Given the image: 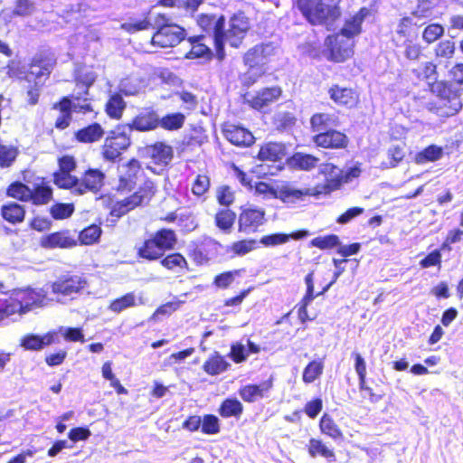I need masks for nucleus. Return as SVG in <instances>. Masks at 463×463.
<instances>
[{"label":"nucleus","instance_id":"obj_18","mask_svg":"<svg viewBox=\"0 0 463 463\" xmlns=\"http://www.w3.org/2000/svg\"><path fill=\"white\" fill-rule=\"evenodd\" d=\"M272 387L270 381L263 382L260 384H246L240 388L239 395L245 402H256L265 397Z\"/></svg>","mask_w":463,"mask_h":463},{"label":"nucleus","instance_id":"obj_62","mask_svg":"<svg viewBox=\"0 0 463 463\" xmlns=\"http://www.w3.org/2000/svg\"><path fill=\"white\" fill-rule=\"evenodd\" d=\"M443 33L444 28L441 25L432 24L424 29L422 38L426 43H431L438 40Z\"/></svg>","mask_w":463,"mask_h":463},{"label":"nucleus","instance_id":"obj_3","mask_svg":"<svg viewBox=\"0 0 463 463\" xmlns=\"http://www.w3.org/2000/svg\"><path fill=\"white\" fill-rule=\"evenodd\" d=\"M340 2L341 0H298V5L311 24H323L340 15Z\"/></svg>","mask_w":463,"mask_h":463},{"label":"nucleus","instance_id":"obj_55","mask_svg":"<svg viewBox=\"0 0 463 463\" xmlns=\"http://www.w3.org/2000/svg\"><path fill=\"white\" fill-rule=\"evenodd\" d=\"M362 174L360 163H354L345 169H341V185L350 184L357 179Z\"/></svg>","mask_w":463,"mask_h":463},{"label":"nucleus","instance_id":"obj_50","mask_svg":"<svg viewBox=\"0 0 463 463\" xmlns=\"http://www.w3.org/2000/svg\"><path fill=\"white\" fill-rule=\"evenodd\" d=\"M7 194L10 197L25 202L30 201V197L33 196L32 189L20 182L10 184L7 189Z\"/></svg>","mask_w":463,"mask_h":463},{"label":"nucleus","instance_id":"obj_9","mask_svg":"<svg viewBox=\"0 0 463 463\" xmlns=\"http://www.w3.org/2000/svg\"><path fill=\"white\" fill-rule=\"evenodd\" d=\"M86 280L80 276L61 278L51 286L56 301L63 302L65 298H72L86 287Z\"/></svg>","mask_w":463,"mask_h":463},{"label":"nucleus","instance_id":"obj_22","mask_svg":"<svg viewBox=\"0 0 463 463\" xmlns=\"http://www.w3.org/2000/svg\"><path fill=\"white\" fill-rule=\"evenodd\" d=\"M311 195H317L314 188L297 189L290 185H282L279 188L278 199L287 203H295Z\"/></svg>","mask_w":463,"mask_h":463},{"label":"nucleus","instance_id":"obj_37","mask_svg":"<svg viewBox=\"0 0 463 463\" xmlns=\"http://www.w3.org/2000/svg\"><path fill=\"white\" fill-rule=\"evenodd\" d=\"M318 158L303 153H296L290 159L291 166L299 170L309 171L313 169L318 163Z\"/></svg>","mask_w":463,"mask_h":463},{"label":"nucleus","instance_id":"obj_46","mask_svg":"<svg viewBox=\"0 0 463 463\" xmlns=\"http://www.w3.org/2000/svg\"><path fill=\"white\" fill-rule=\"evenodd\" d=\"M324 364L321 361H312L304 369L302 379L306 383H311L320 377L323 373Z\"/></svg>","mask_w":463,"mask_h":463},{"label":"nucleus","instance_id":"obj_17","mask_svg":"<svg viewBox=\"0 0 463 463\" xmlns=\"http://www.w3.org/2000/svg\"><path fill=\"white\" fill-rule=\"evenodd\" d=\"M159 127V115L153 109H146L137 114L128 125L129 129L140 132L155 130Z\"/></svg>","mask_w":463,"mask_h":463},{"label":"nucleus","instance_id":"obj_20","mask_svg":"<svg viewBox=\"0 0 463 463\" xmlns=\"http://www.w3.org/2000/svg\"><path fill=\"white\" fill-rule=\"evenodd\" d=\"M224 136L232 144L239 146H249L254 142V137L248 129L229 125L223 129Z\"/></svg>","mask_w":463,"mask_h":463},{"label":"nucleus","instance_id":"obj_60","mask_svg":"<svg viewBox=\"0 0 463 463\" xmlns=\"http://www.w3.org/2000/svg\"><path fill=\"white\" fill-rule=\"evenodd\" d=\"M162 265L168 269H183L186 266L185 259L179 253H174L166 256L161 261Z\"/></svg>","mask_w":463,"mask_h":463},{"label":"nucleus","instance_id":"obj_40","mask_svg":"<svg viewBox=\"0 0 463 463\" xmlns=\"http://www.w3.org/2000/svg\"><path fill=\"white\" fill-rule=\"evenodd\" d=\"M140 257L147 260H156L163 255V251L156 241L155 238L146 240L138 249Z\"/></svg>","mask_w":463,"mask_h":463},{"label":"nucleus","instance_id":"obj_49","mask_svg":"<svg viewBox=\"0 0 463 463\" xmlns=\"http://www.w3.org/2000/svg\"><path fill=\"white\" fill-rule=\"evenodd\" d=\"M442 156V149L437 146H430L421 152L418 153L415 156L417 164H425L427 162H433L439 159Z\"/></svg>","mask_w":463,"mask_h":463},{"label":"nucleus","instance_id":"obj_4","mask_svg":"<svg viewBox=\"0 0 463 463\" xmlns=\"http://www.w3.org/2000/svg\"><path fill=\"white\" fill-rule=\"evenodd\" d=\"M169 19L164 14H158L155 24L158 31L152 37V43L162 48L178 44L184 37V30L180 26L168 24Z\"/></svg>","mask_w":463,"mask_h":463},{"label":"nucleus","instance_id":"obj_32","mask_svg":"<svg viewBox=\"0 0 463 463\" xmlns=\"http://www.w3.org/2000/svg\"><path fill=\"white\" fill-rule=\"evenodd\" d=\"M104 130L99 124L94 123L75 133L78 141L82 143H93L101 138Z\"/></svg>","mask_w":463,"mask_h":463},{"label":"nucleus","instance_id":"obj_8","mask_svg":"<svg viewBox=\"0 0 463 463\" xmlns=\"http://www.w3.org/2000/svg\"><path fill=\"white\" fill-rule=\"evenodd\" d=\"M155 193L152 182H146L145 187L131 196L116 203L111 209V215L117 218L128 213L130 210L148 201Z\"/></svg>","mask_w":463,"mask_h":463},{"label":"nucleus","instance_id":"obj_12","mask_svg":"<svg viewBox=\"0 0 463 463\" xmlns=\"http://www.w3.org/2000/svg\"><path fill=\"white\" fill-rule=\"evenodd\" d=\"M318 174L325 178V184L314 187L317 195L327 194L342 187L341 169L331 163L321 164Z\"/></svg>","mask_w":463,"mask_h":463},{"label":"nucleus","instance_id":"obj_14","mask_svg":"<svg viewBox=\"0 0 463 463\" xmlns=\"http://www.w3.org/2000/svg\"><path fill=\"white\" fill-rule=\"evenodd\" d=\"M250 28L249 21L243 14H234L229 23V28L223 31V44L238 47Z\"/></svg>","mask_w":463,"mask_h":463},{"label":"nucleus","instance_id":"obj_63","mask_svg":"<svg viewBox=\"0 0 463 463\" xmlns=\"http://www.w3.org/2000/svg\"><path fill=\"white\" fill-rule=\"evenodd\" d=\"M74 211L71 203H57L51 208V214L54 219H65L70 217Z\"/></svg>","mask_w":463,"mask_h":463},{"label":"nucleus","instance_id":"obj_28","mask_svg":"<svg viewBox=\"0 0 463 463\" xmlns=\"http://www.w3.org/2000/svg\"><path fill=\"white\" fill-rule=\"evenodd\" d=\"M230 364L218 352L212 354L203 365V371L210 375H217L225 372Z\"/></svg>","mask_w":463,"mask_h":463},{"label":"nucleus","instance_id":"obj_13","mask_svg":"<svg viewBox=\"0 0 463 463\" xmlns=\"http://www.w3.org/2000/svg\"><path fill=\"white\" fill-rule=\"evenodd\" d=\"M265 222V211L253 205L241 207L239 215V231L245 233H251L258 230Z\"/></svg>","mask_w":463,"mask_h":463},{"label":"nucleus","instance_id":"obj_7","mask_svg":"<svg viewBox=\"0 0 463 463\" xmlns=\"http://www.w3.org/2000/svg\"><path fill=\"white\" fill-rule=\"evenodd\" d=\"M105 175L99 169L87 170L80 178H75L71 187H69L72 194L82 195L88 192L97 194L104 185Z\"/></svg>","mask_w":463,"mask_h":463},{"label":"nucleus","instance_id":"obj_24","mask_svg":"<svg viewBox=\"0 0 463 463\" xmlns=\"http://www.w3.org/2000/svg\"><path fill=\"white\" fill-rule=\"evenodd\" d=\"M56 333L48 332L43 335H27L23 337L21 345L26 350H41L46 345H50L55 342Z\"/></svg>","mask_w":463,"mask_h":463},{"label":"nucleus","instance_id":"obj_51","mask_svg":"<svg viewBox=\"0 0 463 463\" xmlns=\"http://www.w3.org/2000/svg\"><path fill=\"white\" fill-rule=\"evenodd\" d=\"M258 248V241L255 240H242L233 242L229 251L237 256H244Z\"/></svg>","mask_w":463,"mask_h":463},{"label":"nucleus","instance_id":"obj_25","mask_svg":"<svg viewBox=\"0 0 463 463\" xmlns=\"http://www.w3.org/2000/svg\"><path fill=\"white\" fill-rule=\"evenodd\" d=\"M52 69V63L50 61L33 60L26 76L27 80H35V85H39L50 74Z\"/></svg>","mask_w":463,"mask_h":463},{"label":"nucleus","instance_id":"obj_15","mask_svg":"<svg viewBox=\"0 0 463 463\" xmlns=\"http://www.w3.org/2000/svg\"><path fill=\"white\" fill-rule=\"evenodd\" d=\"M60 170L53 175L54 184L60 188L68 189L73 185L76 176L71 173L76 168V162L71 156H64L59 159Z\"/></svg>","mask_w":463,"mask_h":463},{"label":"nucleus","instance_id":"obj_42","mask_svg":"<svg viewBox=\"0 0 463 463\" xmlns=\"http://www.w3.org/2000/svg\"><path fill=\"white\" fill-rule=\"evenodd\" d=\"M32 195L33 196L30 197V201H32L34 204H45L52 200V191L51 187L42 183L41 184H38L33 189H32Z\"/></svg>","mask_w":463,"mask_h":463},{"label":"nucleus","instance_id":"obj_31","mask_svg":"<svg viewBox=\"0 0 463 463\" xmlns=\"http://www.w3.org/2000/svg\"><path fill=\"white\" fill-rule=\"evenodd\" d=\"M1 214L5 221L11 223H17L24 221L25 210L24 206L16 203H8L2 205Z\"/></svg>","mask_w":463,"mask_h":463},{"label":"nucleus","instance_id":"obj_64","mask_svg":"<svg viewBox=\"0 0 463 463\" xmlns=\"http://www.w3.org/2000/svg\"><path fill=\"white\" fill-rule=\"evenodd\" d=\"M202 431L205 434H217L220 431L219 420L214 415H205L202 420Z\"/></svg>","mask_w":463,"mask_h":463},{"label":"nucleus","instance_id":"obj_21","mask_svg":"<svg viewBox=\"0 0 463 463\" xmlns=\"http://www.w3.org/2000/svg\"><path fill=\"white\" fill-rule=\"evenodd\" d=\"M328 94L331 99L339 106L354 107L359 100L357 93L349 88H342L337 85L329 89Z\"/></svg>","mask_w":463,"mask_h":463},{"label":"nucleus","instance_id":"obj_19","mask_svg":"<svg viewBox=\"0 0 463 463\" xmlns=\"http://www.w3.org/2000/svg\"><path fill=\"white\" fill-rule=\"evenodd\" d=\"M314 141L318 146L325 148H344L348 144L347 137L336 130L319 133L314 137Z\"/></svg>","mask_w":463,"mask_h":463},{"label":"nucleus","instance_id":"obj_58","mask_svg":"<svg viewBox=\"0 0 463 463\" xmlns=\"http://www.w3.org/2000/svg\"><path fill=\"white\" fill-rule=\"evenodd\" d=\"M101 234V229L97 225H91L80 233V241L82 244L90 245L98 241Z\"/></svg>","mask_w":463,"mask_h":463},{"label":"nucleus","instance_id":"obj_6","mask_svg":"<svg viewBox=\"0 0 463 463\" xmlns=\"http://www.w3.org/2000/svg\"><path fill=\"white\" fill-rule=\"evenodd\" d=\"M125 128H117L110 131L102 146L105 159L113 161L130 145V138L124 131Z\"/></svg>","mask_w":463,"mask_h":463},{"label":"nucleus","instance_id":"obj_43","mask_svg":"<svg viewBox=\"0 0 463 463\" xmlns=\"http://www.w3.org/2000/svg\"><path fill=\"white\" fill-rule=\"evenodd\" d=\"M308 453L312 458L321 456L326 458H334L335 453L322 440L311 439L308 443Z\"/></svg>","mask_w":463,"mask_h":463},{"label":"nucleus","instance_id":"obj_36","mask_svg":"<svg viewBox=\"0 0 463 463\" xmlns=\"http://www.w3.org/2000/svg\"><path fill=\"white\" fill-rule=\"evenodd\" d=\"M284 155V147L279 143H268L261 146L258 154L260 160L277 161Z\"/></svg>","mask_w":463,"mask_h":463},{"label":"nucleus","instance_id":"obj_56","mask_svg":"<svg viewBox=\"0 0 463 463\" xmlns=\"http://www.w3.org/2000/svg\"><path fill=\"white\" fill-rule=\"evenodd\" d=\"M234 220L235 213L228 209L219 212L215 216L216 225L223 231L230 230L233 225Z\"/></svg>","mask_w":463,"mask_h":463},{"label":"nucleus","instance_id":"obj_61","mask_svg":"<svg viewBox=\"0 0 463 463\" xmlns=\"http://www.w3.org/2000/svg\"><path fill=\"white\" fill-rule=\"evenodd\" d=\"M17 156V149L12 146L0 145V165L2 167L9 166Z\"/></svg>","mask_w":463,"mask_h":463},{"label":"nucleus","instance_id":"obj_10","mask_svg":"<svg viewBox=\"0 0 463 463\" xmlns=\"http://www.w3.org/2000/svg\"><path fill=\"white\" fill-rule=\"evenodd\" d=\"M329 50L328 59L335 62H343L354 54V42L341 34L330 35L326 40Z\"/></svg>","mask_w":463,"mask_h":463},{"label":"nucleus","instance_id":"obj_27","mask_svg":"<svg viewBox=\"0 0 463 463\" xmlns=\"http://www.w3.org/2000/svg\"><path fill=\"white\" fill-rule=\"evenodd\" d=\"M369 14V10L366 8H362L355 15L347 20L345 24V26L341 30L339 34L343 35L345 38H352L354 35H357L361 32V24L364 19V17Z\"/></svg>","mask_w":463,"mask_h":463},{"label":"nucleus","instance_id":"obj_41","mask_svg":"<svg viewBox=\"0 0 463 463\" xmlns=\"http://www.w3.org/2000/svg\"><path fill=\"white\" fill-rule=\"evenodd\" d=\"M61 115L57 118L55 127L60 129H64L70 125L71 121V109L75 107V104L67 98L63 99L60 104Z\"/></svg>","mask_w":463,"mask_h":463},{"label":"nucleus","instance_id":"obj_23","mask_svg":"<svg viewBox=\"0 0 463 463\" xmlns=\"http://www.w3.org/2000/svg\"><path fill=\"white\" fill-rule=\"evenodd\" d=\"M309 235L308 231H298L290 234L286 233H273L264 235L260 238V243L265 247H275L288 242L290 239L300 240Z\"/></svg>","mask_w":463,"mask_h":463},{"label":"nucleus","instance_id":"obj_2","mask_svg":"<svg viewBox=\"0 0 463 463\" xmlns=\"http://www.w3.org/2000/svg\"><path fill=\"white\" fill-rule=\"evenodd\" d=\"M277 48L272 43L257 44L244 54L243 61L248 71L241 75V82L245 86L254 84L264 73L265 65L275 56Z\"/></svg>","mask_w":463,"mask_h":463},{"label":"nucleus","instance_id":"obj_16","mask_svg":"<svg viewBox=\"0 0 463 463\" xmlns=\"http://www.w3.org/2000/svg\"><path fill=\"white\" fill-rule=\"evenodd\" d=\"M281 95V90L279 87L266 88L256 94L247 93L244 99L255 109H261L277 100Z\"/></svg>","mask_w":463,"mask_h":463},{"label":"nucleus","instance_id":"obj_30","mask_svg":"<svg viewBox=\"0 0 463 463\" xmlns=\"http://www.w3.org/2000/svg\"><path fill=\"white\" fill-rule=\"evenodd\" d=\"M147 153L157 164L167 165L173 157V149L170 146L157 142L147 148Z\"/></svg>","mask_w":463,"mask_h":463},{"label":"nucleus","instance_id":"obj_35","mask_svg":"<svg viewBox=\"0 0 463 463\" xmlns=\"http://www.w3.org/2000/svg\"><path fill=\"white\" fill-rule=\"evenodd\" d=\"M185 122V116L181 112L169 113L159 117V127L167 131L181 129Z\"/></svg>","mask_w":463,"mask_h":463},{"label":"nucleus","instance_id":"obj_44","mask_svg":"<svg viewBox=\"0 0 463 463\" xmlns=\"http://www.w3.org/2000/svg\"><path fill=\"white\" fill-rule=\"evenodd\" d=\"M320 430L321 432L329 436L334 439H338L343 438V433L339 427L335 424L333 419L327 414L323 415L320 420Z\"/></svg>","mask_w":463,"mask_h":463},{"label":"nucleus","instance_id":"obj_45","mask_svg":"<svg viewBox=\"0 0 463 463\" xmlns=\"http://www.w3.org/2000/svg\"><path fill=\"white\" fill-rule=\"evenodd\" d=\"M154 238L162 251L172 249L176 242L175 234L172 230L162 229L155 234Z\"/></svg>","mask_w":463,"mask_h":463},{"label":"nucleus","instance_id":"obj_26","mask_svg":"<svg viewBox=\"0 0 463 463\" xmlns=\"http://www.w3.org/2000/svg\"><path fill=\"white\" fill-rule=\"evenodd\" d=\"M76 243L66 232H53L41 239V245L43 248H71Z\"/></svg>","mask_w":463,"mask_h":463},{"label":"nucleus","instance_id":"obj_38","mask_svg":"<svg viewBox=\"0 0 463 463\" xmlns=\"http://www.w3.org/2000/svg\"><path fill=\"white\" fill-rule=\"evenodd\" d=\"M218 411L223 418L240 417L243 411V405L239 400L229 398L222 402Z\"/></svg>","mask_w":463,"mask_h":463},{"label":"nucleus","instance_id":"obj_5","mask_svg":"<svg viewBox=\"0 0 463 463\" xmlns=\"http://www.w3.org/2000/svg\"><path fill=\"white\" fill-rule=\"evenodd\" d=\"M411 22L404 18L400 23L393 41L396 46H404V55L409 60H417L421 53L420 46L415 43L416 35L410 29Z\"/></svg>","mask_w":463,"mask_h":463},{"label":"nucleus","instance_id":"obj_54","mask_svg":"<svg viewBox=\"0 0 463 463\" xmlns=\"http://www.w3.org/2000/svg\"><path fill=\"white\" fill-rule=\"evenodd\" d=\"M150 26L151 23L146 15L142 19L131 18L128 22L123 23L120 27L129 33H134L139 31L147 30Z\"/></svg>","mask_w":463,"mask_h":463},{"label":"nucleus","instance_id":"obj_11","mask_svg":"<svg viewBox=\"0 0 463 463\" xmlns=\"http://www.w3.org/2000/svg\"><path fill=\"white\" fill-rule=\"evenodd\" d=\"M199 26L206 33H211L213 37L215 48L220 59L223 57V24L224 18L222 15H208L203 14L198 19Z\"/></svg>","mask_w":463,"mask_h":463},{"label":"nucleus","instance_id":"obj_1","mask_svg":"<svg viewBox=\"0 0 463 463\" xmlns=\"http://www.w3.org/2000/svg\"><path fill=\"white\" fill-rule=\"evenodd\" d=\"M47 292L43 288H24L11 292L8 298L0 300V326L14 315L22 317L33 308L48 304Z\"/></svg>","mask_w":463,"mask_h":463},{"label":"nucleus","instance_id":"obj_29","mask_svg":"<svg viewBox=\"0 0 463 463\" xmlns=\"http://www.w3.org/2000/svg\"><path fill=\"white\" fill-rule=\"evenodd\" d=\"M139 162L136 159H132L127 164H123L120 166L119 187L121 189L130 188L131 184L134 182V178L139 172Z\"/></svg>","mask_w":463,"mask_h":463},{"label":"nucleus","instance_id":"obj_39","mask_svg":"<svg viewBox=\"0 0 463 463\" xmlns=\"http://www.w3.org/2000/svg\"><path fill=\"white\" fill-rule=\"evenodd\" d=\"M96 80V74L93 71H86L77 78V87L79 91L73 95L76 99H87L85 96L88 94L89 88L93 84Z\"/></svg>","mask_w":463,"mask_h":463},{"label":"nucleus","instance_id":"obj_33","mask_svg":"<svg viewBox=\"0 0 463 463\" xmlns=\"http://www.w3.org/2000/svg\"><path fill=\"white\" fill-rule=\"evenodd\" d=\"M310 124L315 132L338 126V118L334 114L317 113L312 116Z\"/></svg>","mask_w":463,"mask_h":463},{"label":"nucleus","instance_id":"obj_53","mask_svg":"<svg viewBox=\"0 0 463 463\" xmlns=\"http://www.w3.org/2000/svg\"><path fill=\"white\" fill-rule=\"evenodd\" d=\"M310 245L320 250H330L340 245V240L335 234L318 236L311 240Z\"/></svg>","mask_w":463,"mask_h":463},{"label":"nucleus","instance_id":"obj_57","mask_svg":"<svg viewBox=\"0 0 463 463\" xmlns=\"http://www.w3.org/2000/svg\"><path fill=\"white\" fill-rule=\"evenodd\" d=\"M256 195L261 196L263 199L278 198L279 188L275 189L264 182H256L252 187Z\"/></svg>","mask_w":463,"mask_h":463},{"label":"nucleus","instance_id":"obj_47","mask_svg":"<svg viewBox=\"0 0 463 463\" xmlns=\"http://www.w3.org/2000/svg\"><path fill=\"white\" fill-rule=\"evenodd\" d=\"M126 104L118 94L110 97L107 105L106 111L110 118H119L123 113Z\"/></svg>","mask_w":463,"mask_h":463},{"label":"nucleus","instance_id":"obj_59","mask_svg":"<svg viewBox=\"0 0 463 463\" xmlns=\"http://www.w3.org/2000/svg\"><path fill=\"white\" fill-rule=\"evenodd\" d=\"M249 353L245 345L236 342L231 345L229 357L236 364H241L247 360Z\"/></svg>","mask_w":463,"mask_h":463},{"label":"nucleus","instance_id":"obj_34","mask_svg":"<svg viewBox=\"0 0 463 463\" xmlns=\"http://www.w3.org/2000/svg\"><path fill=\"white\" fill-rule=\"evenodd\" d=\"M144 88V80L135 75H130L122 79L118 85L119 91L127 96L136 95Z\"/></svg>","mask_w":463,"mask_h":463},{"label":"nucleus","instance_id":"obj_48","mask_svg":"<svg viewBox=\"0 0 463 463\" xmlns=\"http://www.w3.org/2000/svg\"><path fill=\"white\" fill-rule=\"evenodd\" d=\"M413 73L420 80L435 81L437 79L436 65L430 61H426L420 64L416 69L413 70Z\"/></svg>","mask_w":463,"mask_h":463},{"label":"nucleus","instance_id":"obj_52","mask_svg":"<svg viewBox=\"0 0 463 463\" xmlns=\"http://www.w3.org/2000/svg\"><path fill=\"white\" fill-rule=\"evenodd\" d=\"M137 298L134 293H128L123 297L113 300L109 305V309L115 313H120L126 308L137 305Z\"/></svg>","mask_w":463,"mask_h":463}]
</instances>
